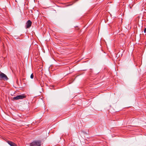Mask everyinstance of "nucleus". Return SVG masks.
<instances>
[{
  "label": "nucleus",
  "mask_w": 146,
  "mask_h": 146,
  "mask_svg": "<svg viewBox=\"0 0 146 146\" xmlns=\"http://www.w3.org/2000/svg\"><path fill=\"white\" fill-rule=\"evenodd\" d=\"M8 79L7 76L4 74H0V80H7Z\"/></svg>",
  "instance_id": "nucleus-3"
},
{
  "label": "nucleus",
  "mask_w": 146,
  "mask_h": 146,
  "mask_svg": "<svg viewBox=\"0 0 146 146\" xmlns=\"http://www.w3.org/2000/svg\"><path fill=\"white\" fill-rule=\"evenodd\" d=\"M26 97V96H25L23 94L22 95H19L17 96L16 97H15L13 98V99L14 100H18L19 99H22L25 98Z\"/></svg>",
  "instance_id": "nucleus-2"
},
{
  "label": "nucleus",
  "mask_w": 146,
  "mask_h": 146,
  "mask_svg": "<svg viewBox=\"0 0 146 146\" xmlns=\"http://www.w3.org/2000/svg\"><path fill=\"white\" fill-rule=\"evenodd\" d=\"M41 142L40 141H35L31 143L30 146H40Z\"/></svg>",
  "instance_id": "nucleus-1"
},
{
  "label": "nucleus",
  "mask_w": 146,
  "mask_h": 146,
  "mask_svg": "<svg viewBox=\"0 0 146 146\" xmlns=\"http://www.w3.org/2000/svg\"><path fill=\"white\" fill-rule=\"evenodd\" d=\"M144 32L145 33L146 32V28H145L144 30Z\"/></svg>",
  "instance_id": "nucleus-7"
},
{
  "label": "nucleus",
  "mask_w": 146,
  "mask_h": 146,
  "mask_svg": "<svg viewBox=\"0 0 146 146\" xmlns=\"http://www.w3.org/2000/svg\"><path fill=\"white\" fill-rule=\"evenodd\" d=\"M7 142L8 144L9 145L11 146H17L16 144L15 143H14L11 141H7Z\"/></svg>",
  "instance_id": "nucleus-5"
},
{
  "label": "nucleus",
  "mask_w": 146,
  "mask_h": 146,
  "mask_svg": "<svg viewBox=\"0 0 146 146\" xmlns=\"http://www.w3.org/2000/svg\"><path fill=\"white\" fill-rule=\"evenodd\" d=\"M33 77H34V75L33 74H32L31 76V78L32 79H33Z\"/></svg>",
  "instance_id": "nucleus-6"
},
{
  "label": "nucleus",
  "mask_w": 146,
  "mask_h": 146,
  "mask_svg": "<svg viewBox=\"0 0 146 146\" xmlns=\"http://www.w3.org/2000/svg\"><path fill=\"white\" fill-rule=\"evenodd\" d=\"M32 24V22L30 20H28L26 23V28H29L31 26Z\"/></svg>",
  "instance_id": "nucleus-4"
}]
</instances>
